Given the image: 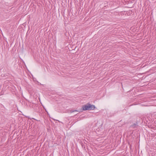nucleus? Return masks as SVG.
I'll return each mask as SVG.
<instances>
[{
  "label": "nucleus",
  "instance_id": "obj_2",
  "mask_svg": "<svg viewBox=\"0 0 156 156\" xmlns=\"http://www.w3.org/2000/svg\"><path fill=\"white\" fill-rule=\"evenodd\" d=\"M78 112V111L77 110H71L70 111V112L71 113H73V112Z\"/></svg>",
  "mask_w": 156,
  "mask_h": 156
},
{
  "label": "nucleus",
  "instance_id": "obj_1",
  "mask_svg": "<svg viewBox=\"0 0 156 156\" xmlns=\"http://www.w3.org/2000/svg\"><path fill=\"white\" fill-rule=\"evenodd\" d=\"M95 108L94 105L88 104L83 106V110H94Z\"/></svg>",
  "mask_w": 156,
  "mask_h": 156
},
{
  "label": "nucleus",
  "instance_id": "obj_3",
  "mask_svg": "<svg viewBox=\"0 0 156 156\" xmlns=\"http://www.w3.org/2000/svg\"><path fill=\"white\" fill-rule=\"evenodd\" d=\"M133 126H134V127H135L136 126V125L135 124H134L133 125Z\"/></svg>",
  "mask_w": 156,
  "mask_h": 156
}]
</instances>
